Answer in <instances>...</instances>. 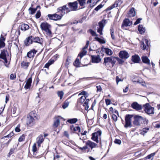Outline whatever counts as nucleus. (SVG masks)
I'll return each instance as SVG.
<instances>
[{
    "mask_svg": "<svg viewBox=\"0 0 160 160\" xmlns=\"http://www.w3.org/2000/svg\"><path fill=\"white\" fill-rule=\"evenodd\" d=\"M14 133H13V132H10L8 135H7V136H4L2 138V139H5V138H11L12 136H13L14 135Z\"/></svg>",
    "mask_w": 160,
    "mask_h": 160,
    "instance_id": "46",
    "label": "nucleus"
},
{
    "mask_svg": "<svg viewBox=\"0 0 160 160\" xmlns=\"http://www.w3.org/2000/svg\"><path fill=\"white\" fill-rule=\"evenodd\" d=\"M37 115L35 111L31 112L27 115L26 123L28 126L32 127L35 124V121L37 119Z\"/></svg>",
    "mask_w": 160,
    "mask_h": 160,
    "instance_id": "3",
    "label": "nucleus"
},
{
    "mask_svg": "<svg viewBox=\"0 0 160 160\" xmlns=\"http://www.w3.org/2000/svg\"><path fill=\"white\" fill-rule=\"evenodd\" d=\"M131 107L136 111H139L142 109L143 105L139 104L137 102H134L132 103Z\"/></svg>",
    "mask_w": 160,
    "mask_h": 160,
    "instance_id": "12",
    "label": "nucleus"
},
{
    "mask_svg": "<svg viewBox=\"0 0 160 160\" xmlns=\"http://www.w3.org/2000/svg\"><path fill=\"white\" fill-rule=\"evenodd\" d=\"M142 19L141 18L137 19L136 21L134 22V25H136L140 22V21Z\"/></svg>",
    "mask_w": 160,
    "mask_h": 160,
    "instance_id": "57",
    "label": "nucleus"
},
{
    "mask_svg": "<svg viewBox=\"0 0 160 160\" xmlns=\"http://www.w3.org/2000/svg\"><path fill=\"white\" fill-rule=\"evenodd\" d=\"M25 136L24 134L22 135L18 139V141L19 142H21L23 141H24L25 139Z\"/></svg>",
    "mask_w": 160,
    "mask_h": 160,
    "instance_id": "49",
    "label": "nucleus"
},
{
    "mask_svg": "<svg viewBox=\"0 0 160 160\" xmlns=\"http://www.w3.org/2000/svg\"><path fill=\"white\" fill-rule=\"evenodd\" d=\"M130 23V21L128 18H125L123 21V23L122 25V28L124 27H127L128 26H129V25Z\"/></svg>",
    "mask_w": 160,
    "mask_h": 160,
    "instance_id": "27",
    "label": "nucleus"
},
{
    "mask_svg": "<svg viewBox=\"0 0 160 160\" xmlns=\"http://www.w3.org/2000/svg\"><path fill=\"white\" fill-rule=\"evenodd\" d=\"M133 117L134 121L133 123L134 125L139 126L141 124H148V121L146 118H144L142 117L136 115H131V118Z\"/></svg>",
    "mask_w": 160,
    "mask_h": 160,
    "instance_id": "2",
    "label": "nucleus"
},
{
    "mask_svg": "<svg viewBox=\"0 0 160 160\" xmlns=\"http://www.w3.org/2000/svg\"><path fill=\"white\" fill-rule=\"evenodd\" d=\"M15 131L17 132H19L20 131V129L19 128V126L18 125L15 128Z\"/></svg>",
    "mask_w": 160,
    "mask_h": 160,
    "instance_id": "60",
    "label": "nucleus"
},
{
    "mask_svg": "<svg viewBox=\"0 0 160 160\" xmlns=\"http://www.w3.org/2000/svg\"><path fill=\"white\" fill-rule=\"evenodd\" d=\"M36 52L37 51L35 49L31 50L27 53V56L28 58H33L35 54H36Z\"/></svg>",
    "mask_w": 160,
    "mask_h": 160,
    "instance_id": "19",
    "label": "nucleus"
},
{
    "mask_svg": "<svg viewBox=\"0 0 160 160\" xmlns=\"http://www.w3.org/2000/svg\"><path fill=\"white\" fill-rule=\"evenodd\" d=\"M117 117L116 115L114 114L112 115V118L114 121L116 122L117 121Z\"/></svg>",
    "mask_w": 160,
    "mask_h": 160,
    "instance_id": "56",
    "label": "nucleus"
},
{
    "mask_svg": "<svg viewBox=\"0 0 160 160\" xmlns=\"http://www.w3.org/2000/svg\"><path fill=\"white\" fill-rule=\"evenodd\" d=\"M85 145L88 148V149L92 150L93 148L97 147V144L92 142L90 140H88L85 141Z\"/></svg>",
    "mask_w": 160,
    "mask_h": 160,
    "instance_id": "9",
    "label": "nucleus"
},
{
    "mask_svg": "<svg viewBox=\"0 0 160 160\" xmlns=\"http://www.w3.org/2000/svg\"><path fill=\"white\" fill-rule=\"evenodd\" d=\"M142 60L143 63H147L148 65L150 64V60L147 56H143L142 58Z\"/></svg>",
    "mask_w": 160,
    "mask_h": 160,
    "instance_id": "31",
    "label": "nucleus"
},
{
    "mask_svg": "<svg viewBox=\"0 0 160 160\" xmlns=\"http://www.w3.org/2000/svg\"><path fill=\"white\" fill-rule=\"evenodd\" d=\"M41 16V12L39 10L37 11L36 14L35 15L36 18H38L40 17Z\"/></svg>",
    "mask_w": 160,
    "mask_h": 160,
    "instance_id": "54",
    "label": "nucleus"
},
{
    "mask_svg": "<svg viewBox=\"0 0 160 160\" xmlns=\"http://www.w3.org/2000/svg\"><path fill=\"white\" fill-rule=\"evenodd\" d=\"M69 8L67 7V5H65L63 6L59 7L58 9L61 11L64 14L69 13L71 11H75L77 10L78 3L77 1L72 2H68V3Z\"/></svg>",
    "mask_w": 160,
    "mask_h": 160,
    "instance_id": "1",
    "label": "nucleus"
},
{
    "mask_svg": "<svg viewBox=\"0 0 160 160\" xmlns=\"http://www.w3.org/2000/svg\"><path fill=\"white\" fill-rule=\"evenodd\" d=\"M37 150V148L36 147V144L34 143L32 146V151L33 152H36Z\"/></svg>",
    "mask_w": 160,
    "mask_h": 160,
    "instance_id": "51",
    "label": "nucleus"
},
{
    "mask_svg": "<svg viewBox=\"0 0 160 160\" xmlns=\"http://www.w3.org/2000/svg\"><path fill=\"white\" fill-rule=\"evenodd\" d=\"M155 155V153H153L148 155L146 157V159H151V158L152 157H153Z\"/></svg>",
    "mask_w": 160,
    "mask_h": 160,
    "instance_id": "50",
    "label": "nucleus"
},
{
    "mask_svg": "<svg viewBox=\"0 0 160 160\" xmlns=\"http://www.w3.org/2000/svg\"><path fill=\"white\" fill-rule=\"evenodd\" d=\"M149 130V128H143L142 130L140 131V133L142 135H144V134L147 133V131H148Z\"/></svg>",
    "mask_w": 160,
    "mask_h": 160,
    "instance_id": "35",
    "label": "nucleus"
},
{
    "mask_svg": "<svg viewBox=\"0 0 160 160\" xmlns=\"http://www.w3.org/2000/svg\"><path fill=\"white\" fill-rule=\"evenodd\" d=\"M86 99V97L84 96H82L78 100V102L82 104L84 102Z\"/></svg>",
    "mask_w": 160,
    "mask_h": 160,
    "instance_id": "32",
    "label": "nucleus"
},
{
    "mask_svg": "<svg viewBox=\"0 0 160 160\" xmlns=\"http://www.w3.org/2000/svg\"><path fill=\"white\" fill-rule=\"evenodd\" d=\"M94 38L100 43L104 44L106 43V41L105 40L101 39L97 37H95Z\"/></svg>",
    "mask_w": 160,
    "mask_h": 160,
    "instance_id": "34",
    "label": "nucleus"
},
{
    "mask_svg": "<svg viewBox=\"0 0 160 160\" xmlns=\"http://www.w3.org/2000/svg\"><path fill=\"white\" fill-rule=\"evenodd\" d=\"M121 0H116L114 4L110 7V9L111 10L115 7H117L121 3Z\"/></svg>",
    "mask_w": 160,
    "mask_h": 160,
    "instance_id": "25",
    "label": "nucleus"
},
{
    "mask_svg": "<svg viewBox=\"0 0 160 160\" xmlns=\"http://www.w3.org/2000/svg\"><path fill=\"white\" fill-rule=\"evenodd\" d=\"M80 62L79 59L78 58H77L75 61L73 63V65L76 67H78L80 66Z\"/></svg>",
    "mask_w": 160,
    "mask_h": 160,
    "instance_id": "36",
    "label": "nucleus"
},
{
    "mask_svg": "<svg viewBox=\"0 0 160 160\" xmlns=\"http://www.w3.org/2000/svg\"><path fill=\"white\" fill-rule=\"evenodd\" d=\"M132 60L134 63H138L140 61V58L138 55H135L132 56Z\"/></svg>",
    "mask_w": 160,
    "mask_h": 160,
    "instance_id": "23",
    "label": "nucleus"
},
{
    "mask_svg": "<svg viewBox=\"0 0 160 160\" xmlns=\"http://www.w3.org/2000/svg\"><path fill=\"white\" fill-rule=\"evenodd\" d=\"M60 116H57L55 118V120L54 121V123L53 126L55 128L57 127L59 125V123L60 122Z\"/></svg>",
    "mask_w": 160,
    "mask_h": 160,
    "instance_id": "21",
    "label": "nucleus"
},
{
    "mask_svg": "<svg viewBox=\"0 0 160 160\" xmlns=\"http://www.w3.org/2000/svg\"><path fill=\"white\" fill-rule=\"evenodd\" d=\"M57 94L58 97L60 98V99L61 100L63 98L64 93L62 91H58L57 92Z\"/></svg>",
    "mask_w": 160,
    "mask_h": 160,
    "instance_id": "33",
    "label": "nucleus"
},
{
    "mask_svg": "<svg viewBox=\"0 0 160 160\" xmlns=\"http://www.w3.org/2000/svg\"><path fill=\"white\" fill-rule=\"evenodd\" d=\"M16 78V75L15 74H12L10 76V78L11 80H14Z\"/></svg>",
    "mask_w": 160,
    "mask_h": 160,
    "instance_id": "53",
    "label": "nucleus"
},
{
    "mask_svg": "<svg viewBox=\"0 0 160 160\" xmlns=\"http://www.w3.org/2000/svg\"><path fill=\"white\" fill-rule=\"evenodd\" d=\"M145 43L147 44V46H146L144 43L142 42H141V47L142 48V49L143 50H145V49L147 48V47H148V41L147 40L145 39Z\"/></svg>",
    "mask_w": 160,
    "mask_h": 160,
    "instance_id": "30",
    "label": "nucleus"
},
{
    "mask_svg": "<svg viewBox=\"0 0 160 160\" xmlns=\"http://www.w3.org/2000/svg\"><path fill=\"white\" fill-rule=\"evenodd\" d=\"M40 27L42 30L45 31L48 35H51L52 33L50 30L51 26L49 24L46 22H42L40 25Z\"/></svg>",
    "mask_w": 160,
    "mask_h": 160,
    "instance_id": "5",
    "label": "nucleus"
},
{
    "mask_svg": "<svg viewBox=\"0 0 160 160\" xmlns=\"http://www.w3.org/2000/svg\"><path fill=\"white\" fill-rule=\"evenodd\" d=\"M58 12H57L53 14H49L48 15V17L51 20L54 21L60 20L62 19L63 15L62 14L59 15L58 14Z\"/></svg>",
    "mask_w": 160,
    "mask_h": 160,
    "instance_id": "6",
    "label": "nucleus"
},
{
    "mask_svg": "<svg viewBox=\"0 0 160 160\" xmlns=\"http://www.w3.org/2000/svg\"><path fill=\"white\" fill-rule=\"evenodd\" d=\"M103 64L105 66L108 67L111 65L112 67H113L116 62V57L111 56L110 57H105L103 59Z\"/></svg>",
    "mask_w": 160,
    "mask_h": 160,
    "instance_id": "4",
    "label": "nucleus"
},
{
    "mask_svg": "<svg viewBox=\"0 0 160 160\" xmlns=\"http://www.w3.org/2000/svg\"><path fill=\"white\" fill-rule=\"evenodd\" d=\"M89 32L92 36H96V37H98V35L96 33V32H95L93 31L91 29H90Z\"/></svg>",
    "mask_w": 160,
    "mask_h": 160,
    "instance_id": "48",
    "label": "nucleus"
},
{
    "mask_svg": "<svg viewBox=\"0 0 160 160\" xmlns=\"http://www.w3.org/2000/svg\"><path fill=\"white\" fill-rule=\"evenodd\" d=\"M136 15V12L134 8H131V17H134Z\"/></svg>",
    "mask_w": 160,
    "mask_h": 160,
    "instance_id": "42",
    "label": "nucleus"
},
{
    "mask_svg": "<svg viewBox=\"0 0 160 160\" xmlns=\"http://www.w3.org/2000/svg\"><path fill=\"white\" fill-rule=\"evenodd\" d=\"M38 7H40V6H37V8H30L29 9V10H30V12H29L31 14H34L35 13V12L36 11L37 9V8Z\"/></svg>",
    "mask_w": 160,
    "mask_h": 160,
    "instance_id": "39",
    "label": "nucleus"
},
{
    "mask_svg": "<svg viewBox=\"0 0 160 160\" xmlns=\"http://www.w3.org/2000/svg\"><path fill=\"white\" fill-rule=\"evenodd\" d=\"M89 43V41H87L86 44L85 46L83 48V49H86L87 48L88 46Z\"/></svg>",
    "mask_w": 160,
    "mask_h": 160,
    "instance_id": "63",
    "label": "nucleus"
},
{
    "mask_svg": "<svg viewBox=\"0 0 160 160\" xmlns=\"http://www.w3.org/2000/svg\"><path fill=\"white\" fill-rule=\"evenodd\" d=\"M32 36H30L27 38L24 41L25 44L26 46H28L32 44Z\"/></svg>",
    "mask_w": 160,
    "mask_h": 160,
    "instance_id": "17",
    "label": "nucleus"
},
{
    "mask_svg": "<svg viewBox=\"0 0 160 160\" xmlns=\"http://www.w3.org/2000/svg\"><path fill=\"white\" fill-rule=\"evenodd\" d=\"M96 131L95 132L92 134L91 139L98 143L99 142L98 138L100 137L102 132L100 129H98L97 131L96 130Z\"/></svg>",
    "mask_w": 160,
    "mask_h": 160,
    "instance_id": "7",
    "label": "nucleus"
},
{
    "mask_svg": "<svg viewBox=\"0 0 160 160\" xmlns=\"http://www.w3.org/2000/svg\"><path fill=\"white\" fill-rule=\"evenodd\" d=\"M118 55L121 58L125 60L127 59L129 57L128 53L125 50L120 51Z\"/></svg>",
    "mask_w": 160,
    "mask_h": 160,
    "instance_id": "10",
    "label": "nucleus"
},
{
    "mask_svg": "<svg viewBox=\"0 0 160 160\" xmlns=\"http://www.w3.org/2000/svg\"><path fill=\"white\" fill-rule=\"evenodd\" d=\"M105 102L106 104L107 105H110L111 104V101L110 99H106Z\"/></svg>",
    "mask_w": 160,
    "mask_h": 160,
    "instance_id": "58",
    "label": "nucleus"
},
{
    "mask_svg": "<svg viewBox=\"0 0 160 160\" xmlns=\"http://www.w3.org/2000/svg\"><path fill=\"white\" fill-rule=\"evenodd\" d=\"M116 61H117L119 64H122L124 62V61L123 60H122V59H121L119 58L118 57H116Z\"/></svg>",
    "mask_w": 160,
    "mask_h": 160,
    "instance_id": "47",
    "label": "nucleus"
},
{
    "mask_svg": "<svg viewBox=\"0 0 160 160\" xmlns=\"http://www.w3.org/2000/svg\"><path fill=\"white\" fill-rule=\"evenodd\" d=\"M53 62V60H49L48 62L45 64L44 67L46 68H48L49 66L52 64Z\"/></svg>",
    "mask_w": 160,
    "mask_h": 160,
    "instance_id": "37",
    "label": "nucleus"
},
{
    "mask_svg": "<svg viewBox=\"0 0 160 160\" xmlns=\"http://www.w3.org/2000/svg\"><path fill=\"white\" fill-rule=\"evenodd\" d=\"M138 30L141 34H143L145 32V28L141 25H139L138 27Z\"/></svg>",
    "mask_w": 160,
    "mask_h": 160,
    "instance_id": "28",
    "label": "nucleus"
},
{
    "mask_svg": "<svg viewBox=\"0 0 160 160\" xmlns=\"http://www.w3.org/2000/svg\"><path fill=\"white\" fill-rule=\"evenodd\" d=\"M103 6V5H102L101 4H100L98 5L97 7H96L94 9L95 10L98 11L100 9L102 8Z\"/></svg>",
    "mask_w": 160,
    "mask_h": 160,
    "instance_id": "52",
    "label": "nucleus"
},
{
    "mask_svg": "<svg viewBox=\"0 0 160 160\" xmlns=\"http://www.w3.org/2000/svg\"><path fill=\"white\" fill-rule=\"evenodd\" d=\"M5 40V38L1 35L0 38V48H3L5 46V44L4 43Z\"/></svg>",
    "mask_w": 160,
    "mask_h": 160,
    "instance_id": "26",
    "label": "nucleus"
},
{
    "mask_svg": "<svg viewBox=\"0 0 160 160\" xmlns=\"http://www.w3.org/2000/svg\"><path fill=\"white\" fill-rule=\"evenodd\" d=\"M85 100V101L83 103V106H85L86 105L88 104V102L89 101V99H86Z\"/></svg>",
    "mask_w": 160,
    "mask_h": 160,
    "instance_id": "64",
    "label": "nucleus"
},
{
    "mask_svg": "<svg viewBox=\"0 0 160 160\" xmlns=\"http://www.w3.org/2000/svg\"><path fill=\"white\" fill-rule=\"evenodd\" d=\"M80 150H86L87 149H88V148L87 147L86 145L85 146L82 147H79V148Z\"/></svg>",
    "mask_w": 160,
    "mask_h": 160,
    "instance_id": "61",
    "label": "nucleus"
},
{
    "mask_svg": "<svg viewBox=\"0 0 160 160\" xmlns=\"http://www.w3.org/2000/svg\"><path fill=\"white\" fill-rule=\"evenodd\" d=\"M6 52H7V51L4 50L1 51V53L0 54V58L4 60L5 62L7 63L8 61L6 57Z\"/></svg>",
    "mask_w": 160,
    "mask_h": 160,
    "instance_id": "15",
    "label": "nucleus"
},
{
    "mask_svg": "<svg viewBox=\"0 0 160 160\" xmlns=\"http://www.w3.org/2000/svg\"><path fill=\"white\" fill-rule=\"evenodd\" d=\"M97 92H100L102 90L101 87L100 86H98L96 87Z\"/></svg>",
    "mask_w": 160,
    "mask_h": 160,
    "instance_id": "59",
    "label": "nucleus"
},
{
    "mask_svg": "<svg viewBox=\"0 0 160 160\" xmlns=\"http://www.w3.org/2000/svg\"><path fill=\"white\" fill-rule=\"evenodd\" d=\"M29 28V26L27 24H23L20 26L21 30L22 31H25Z\"/></svg>",
    "mask_w": 160,
    "mask_h": 160,
    "instance_id": "29",
    "label": "nucleus"
},
{
    "mask_svg": "<svg viewBox=\"0 0 160 160\" xmlns=\"http://www.w3.org/2000/svg\"><path fill=\"white\" fill-rule=\"evenodd\" d=\"M30 65V62L23 61L21 63V67L25 70H27Z\"/></svg>",
    "mask_w": 160,
    "mask_h": 160,
    "instance_id": "18",
    "label": "nucleus"
},
{
    "mask_svg": "<svg viewBox=\"0 0 160 160\" xmlns=\"http://www.w3.org/2000/svg\"><path fill=\"white\" fill-rule=\"evenodd\" d=\"M110 34L111 35L112 38L113 40H115V36L114 35V30L113 29H110Z\"/></svg>",
    "mask_w": 160,
    "mask_h": 160,
    "instance_id": "43",
    "label": "nucleus"
},
{
    "mask_svg": "<svg viewBox=\"0 0 160 160\" xmlns=\"http://www.w3.org/2000/svg\"><path fill=\"white\" fill-rule=\"evenodd\" d=\"M78 121V119L76 118H74L68 120L67 122L70 123H74Z\"/></svg>",
    "mask_w": 160,
    "mask_h": 160,
    "instance_id": "38",
    "label": "nucleus"
},
{
    "mask_svg": "<svg viewBox=\"0 0 160 160\" xmlns=\"http://www.w3.org/2000/svg\"><path fill=\"white\" fill-rule=\"evenodd\" d=\"M114 142L116 144L120 145L121 143V140L118 139H115Z\"/></svg>",
    "mask_w": 160,
    "mask_h": 160,
    "instance_id": "55",
    "label": "nucleus"
},
{
    "mask_svg": "<svg viewBox=\"0 0 160 160\" xmlns=\"http://www.w3.org/2000/svg\"><path fill=\"white\" fill-rule=\"evenodd\" d=\"M125 124L124 127L127 128L130 126V115H126L125 117Z\"/></svg>",
    "mask_w": 160,
    "mask_h": 160,
    "instance_id": "14",
    "label": "nucleus"
},
{
    "mask_svg": "<svg viewBox=\"0 0 160 160\" xmlns=\"http://www.w3.org/2000/svg\"><path fill=\"white\" fill-rule=\"evenodd\" d=\"M44 140V138L42 135H39L37 138V143L38 146L40 147V144L43 142Z\"/></svg>",
    "mask_w": 160,
    "mask_h": 160,
    "instance_id": "16",
    "label": "nucleus"
},
{
    "mask_svg": "<svg viewBox=\"0 0 160 160\" xmlns=\"http://www.w3.org/2000/svg\"><path fill=\"white\" fill-rule=\"evenodd\" d=\"M102 49L105 51L106 54L108 55L111 56L113 54L112 51L108 48H104L102 47Z\"/></svg>",
    "mask_w": 160,
    "mask_h": 160,
    "instance_id": "22",
    "label": "nucleus"
},
{
    "mask_svg": "<svg viewBox=\"0 0 160 160\" xmlns=\"http://www.w3.org/2000/svg\"><path fill=\"white\" fill-rule=\"evenodd\" d=\"M69 104V102L67 101H65L63 104L62 106V107L63 109H65L66 108L68 107Z\"/></svg>",
    "mask_w": 160,
    "mask_h": 160,
    "instance_id": "44",
    "label": "nucleus"
},
{
    "mask_svg": "<svg viewBox=\"0 0 160 160\" xmlns=\"http://www.w3.org/2000/svg\"><path fill=\"white\" fill-rule=\"evenodd\" d=\"M71 129H73L74 131H77L78 132H80V128L79 126L75 127H71Z\"/></svg>",
    "mask_w": 160,
    "mask_h": 160,
    "instance_id": "40",
    "label": "nucleus"
},
{
    "mask_svg": "<svg viewBox=\"0 0 160 160\" xmlns=\"http://www.w3.org/2000/svg\"><path fill=\"white\" fill-rule=\"evenodd\" d=\"M78 1L79 4L81 6H84L86 4V0H77Z\"/></svg>",
    "mask_w": 160,
    "mask_h": 160,
    "instance_id": "41",
    "label": "nucleus"
},
{
    "mask_svg": "<svg viewBox=\"0 0 160 160\" xmlns=\"http://www.w3.org/2000/svg\"><path fill=\"white\" fill-rule=\"evenodd\" d=\"M92 62L93 63H98L101 60V58L99 55L91 56Z\"/></svg>",
    "mask_w": 160,
    "mask_h": 160,
    "instance_id": "13",
    "label": "nucleus"
},
{
    "mask_svg": "<svg viewBox=\"0 0 160 160\" xmlns=\"http://www.w3.org/2000/svg\"><path fill=\"white\" fill-rule=\"evenodd\" d=\"M106 20H102L99 22V28L97 30V32L99 33L101 35L103 34L102 31L103 29V28L105 25Z\"/></svg>",
    "mask_w": 160,
    "mask_h": 160,
    "instance_id": "11",
    "label": "nucleus"
},
{
    "mask_svg": "<svg viewBox=\"0 0 160 160\" xmlns=\"http://www.w3.org/2000/svg\"><path fill=\"white\" fill-rule=\"evenodd\" d=\"M32 82V80L31 78H29L27 80L26 84L24 86V88L26 89L30 88L31 86Z\"/></svg>",
    "mask_w": 160,
    "mask_h": 160,
    "instance_id": "20",
    "label": "nucleus"
},
{
    "mask_svg": "<svg viewBox=\"0 0 160 160\" xmlns=\"http://www.w3.org/2000/svg\"><path fill=\"white\" fill-rule=\"evenodd\" d=\"M143 106L144 107V111L148 114H150L154 113V108L152 107L149 103H147L143 105Z\"/></svg>",
    "mask_w": 160,
    "mask_h": 160,
    "instance_id": "8",
    "label": "nucleus"
},
{
    "mask_svg": "<svg viewBox=\"0 0 160 160\" xmlns=\"http://www.w3.org/2000/svg\"><path fill=\"white\" fill-rule=\"evenodd\" d=\"M32 42H37L42 44V38L40 39L38 37H32Z\"/></svg>",
    "mask_w": 160,
    "mask_h": 160,
    "instance_id": "24",
    "label": "nucleus"
},
{
    "mask_svg": "<svg viewBox=\"0 0 160 160\" xmlns=\"http://www.w3.org/2000/svg\"><path fill=\"white\" fill-rule=\"evenodd\" d=\"M141 154V153L140 151H138L135 152L134 155H135V156H138L139 155H140Z\"/></svg>",
    "mask_w": 160,
    "mask_h": 160,
    "instance_id": "62",
    "label": "nucleus"
},
{
    "mask_svg": "<svg viewBox=\"0 0 160 160\" xmlns=\"http://www.w3.org/2000/svg\"><path fill=\"white\" fill-rule=\"evenodd\" d=\"M17 109V107L16 106H14L12 109V114L13 115V117H15V115H14V114L15 113Z\"/></svg>",
    "mask_w": 160,
    "mask_h": 160,
    "instance_id": "45",
    "label": "nucleus"
}]
</instances>
